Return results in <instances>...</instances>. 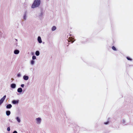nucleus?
I'll use <instances>...</instances> for the list:
<instances>
[{
	"instance_id": "obj_9",
	"label": "nucleus",
	"mask_w": 133,
	"mask_h": 133,
	"mask_svg": "<svg viewBox=\"0 0 133 133\" xmlns=\"http://www.w3.org/2000/svg\"><path fill=\"white\" fill-rule=\"evenodd\" d=\"M19 52V51L17 50H15L14 51V53L16 54H18Z\"/></svg>"
},
{
	"instance_id": "obj_4",
	"label": "nucleus",
	"mask_w": 133,
	"mask_h": 133,
	"mask_svg": "<svg viewBox=\"0 0 133 133\" xmlns=\"http://www.w3.org/2000/svg\"><path fill=\"white\" fill-rule=\"evenodd\" d=\"M38 40L39 43H41L42 42V41L41 37L40 36H38Z\"/></svg>"
},
{
	"instance_id": "obj_25",
	"label": "nucleus",
	"mask_w": 133,
	"mask_h": 133,
	"mask_svg": "<svg viewBox=\"0 0 133 133\" xmlns=\"http://www.w3.org/2000/svg\"><path fill=\"white\" fill-rule=\"evenodd\" d=\"M3 97L5 99V98H6V96L5 95Z\"/></svg>"
},
{
	"instance_id": "obj_18",
	"label": "nucleus",
	"mask_w": 133,
	"mask_h": 133,
	"mask_svg": "<svg viewBox=\"0 0 133 133\" xmlns=\"http://www.w3.org/2000/svg\"><path fill=\"white\" fill-rule=\"evenodd\" d=\"M109 122V121H108L107 122H104V123L105 124H108V123Z\"/></svg>"
},
{
	"instance_id": "obj_19",
	"label": "nucleus",
	"mask_w": 133,
	"mask_h": 133,
	"mask_svg": "<svg viewBox=\"0 0 133 133\" xmlns=\"http://www.w3.org/2000/svg\"><path fill=\"white\" fill-rule=\"evenodd\" d=\"M7 130L8 131H9L10 130V129L9 127H8L7 128Z\"/></svg>"
},
{
	"instance_id": "obj_2",
	"label": "nucleus",
	"mask_w": 133,
	"mask_h": 133,
	"mask_svg": "<svg viewBox=\"0 0 133 133\" xmlns=\"http://www.w3.org/2000/svg\"><path fill=\"white\" fill-rule=\"evenodd\" d=\"M68 42H71V43H73L74 42V38L71 37H69L68 39Z\"/></svg>"
},
{
	"instance_id": "obj_10",
	"label": "nucleus",
	"mask_w": 133,
	"mask_h": 133,
	"mask_svg": "<svg viewBox=\"0 0 133 133\" xmlns=\"http://www.w3.org/2000/svg\"><path fill=\"white\" fill-rule=\"evenodd\" d=\"M22 88H19L17 89V91L19 92H21L22 91Z\"/></svg>"
},
{
	"instance_id": "obj_3",
	"label": "nucleus",
	"mask_w": 133,
	"mask_h": 133,
	"mask_svg": "<svg viewBox=\"0 0 133 133\" xmlns=\"http://www.w3.org/2000/svg\"><path fill=\"white\" fill-rule=\"evenodd\" d=\"M36 120L37 121V123L39 124L41 122V119L39 118H36Z\"/></svg>"
},
{
	"instance_id": "obj_27",
	"label": "nucleus",
	"mask_w": 133,
	"mask_h": 133,
	"mask_svg": "<svg viewBox=\"0 0 133 133\" xmlns=\"http://www.w3.org/2000/svg\"><path fill=\"white\" fill-rule=\"evenodd\" d=\"M127 58H130L128 57H127Z\"/></svg>"
},
{
	"instance_id": "obj_6",
	"label": "nucleus",
	"mask_w": 133,
	"mask_h": 133,
	"mask_svg": "<svg viewBox=\"0 0 133 133\" xmlns=\"http://www.w3.org/2000/svg\"><path fill=\"white\" fill-rule=\"evenodd\" d=\"M23 78L25 80H27L28 79L29 77L27 76H23Z\"/></svg>"
},
{
	"instance_id": "obj_16",
	"label": "nucleus",
	"mask_w": 133,
	"mask_h": 133,
	"mask_svg": "<svg viewBox=\"0 0 133 133\" xmlns=\"http://www.w3.org/2000/svg\"><path fill=\"white\" fill-rule=\"evenodd\" d=\"M34 61L33 60H32L31 61V64L32 65L34 64Z\"/></svg>"
},
{
	"instance_id": "obj_7",
	"label": "nucleus",
	"mask_w": 133,
	"mask_h": 133,
	"mask_svg": "<svg viewBox=\"0 0 133 133\" xmlns=\"http://www.w3.org/2000/svg\"><path fill=\"white\" fill-rule=\"evenodd\" d=\"M16 85L15 84H12L11 85V87L13 88H15L16 87Z\"/></svg>"
},
{
	"instance_id": "obj_28",
	"label": "nucleus",
	"mask_w": 133,
	"mask_h": 133,
	"mask_svg": "<svg viewBox=\"0 0 133 133\" xmlns=\"http://www.w3.org/2000/svg\"><path fill=\"white\" fill-rule=\"evenodd\" d=\"M34 59V58H33L32 59Z\"/></svg>"
},
{
	"instance_id": "obj_1",
	"label": "nucleus",
	"mask_w": 133,
	"mask_h": 133,
	"mask_svg": "<svg viewBox=\"0 0 133 133\" xmlns=\"http://www.w3.org/2000/svg\"><path fill=\"white\" fill-rule=\"evenodd\" d=\"M40 0H35L31 6L32 8L38 7L40 4Z\"/></svg>"
},
{
	"instance_id": "obj_14",
	"label": "nucleus",
	"mask_w": 133,
	"mask_h": 133,
	"mask_svg": "<svg viewBox=\"0 0 133 133\" xmlns=\"http://www.w3.org/2000/svg\"><path fill=\"white\" fill-rule=\"evenodd\" d=\"M112 49L113 50H114V51H116L117 50V49H116V48L114 46H113L112 47Z\"/></svg>"
},
{
	"instance_id": "obj_8",
	"label": "nucleus",
	"mask_w": 133,
	"mask_h": 133,
	"mask_svg": "<svg viewBox=\"0 0 133 133\" xmlns=\"http://www.w3.org/2000/svg\"><path fill=\"white\" fill-rule=\"evenodd\" d=\"M18 101L16 100H13L12 101V103L14 104H15L18 103Z\"/></svg>"
},
{
	"instance_id": "obj_22",
	"label": "nucleus",
	"mask_w": 133,
	"mask_h": 133,
	"mask_svg": "<svg viewBox=\"0 0 133 133\" xmlns=\"http://www.w3.org/2000/svg\"><path fill=\"white\" fill-rule=\"evenodd\" d=\"M13 133H17V132L16 131H15L13 132Z\"/></svg>"
},
{
	"instance_id": "obj_21",
	"label": "nucleus",
	"mask_w": 133,
	"mask_h": 133,
	"mask_svg": "<svg viewBox=\"0 0 133 133\" xmlns=\"http://www.w3.org/2000/svg\"><path fill=\"white\" fill-rule=\"evenodd\" d=\"M21 86L23 88L24 86V84H22L21 85Z\"/></svg>"
},
{
	"instance_id": "obj_15",
	"label": "nucleus",
	"mask_w": 133,
	"mask_h": 133,
	"mask_svg": "<svg viewBox=\"0 0 133 133\" xmlns=\"http://www.w3.org/2000/svg\"><path fill=\"white\" fill-rule=\"evenodd\" d=\"M16 119L18 122H20V119L18 117L16 118Z\"/></svg>"
},
{
	"instance_id": "obj_23",
	"label": "nucleus",
	"mask_w": 133,
	"mask_h": 133,
	"mask_svg": "<svg viewBox=\"0 0 133 133\" xmlns=\"http://www.w3.org/2000/svg\"><path fill=\"white\" fill-rule=\"evenodd\" d=\"M21 76V75L20 74H18L17 75V76L18 77H19Z\"/></svg>"
},
{
	"instance_id": "obj_5",
	"label": "nucleus",
	"mask_w": 133,
	"mask_h": 133,
	"mask_svg": "<svg viewBox=\"0 0 133 133\" xmlns=\"http://www.w3.org/2000/svg\"><path fill=\"white\" fill-rule=\"evenodd\" d=\"M12 107V105L10 104L7 105L6 107L8 109Z\"/></svg>"
},
{
	"instance_id": "obj_26",
	"label": "nucleus",
	"mask_w": 133,
	"mask_h": 133,
	"mask_svg": "<svg viewBox=\"0 0 133 133\" xmlns=\"http://www.w3.org/2000/svg\"><path fill=\"white\" fill-rule=\"evenodd\" d=\"M127 59L128 60H132V59Z\"/></svg>"
},
{
	"instance_id": "obj_11",
	"label": "nucleus",
	"mask_w": 133,
	"mask_h": 133,
	"mask_svg": "<svg viewBox=\"0 0 133 133\" xmlns=\"http://www.w3.org/2000/svg\"><path fill=\"white\" fill-rule=\"evenodd\" d=\"M6 114L7 116H9L10 114V112L9 111H7L6 112Z\"/></svg>"
},
{
	"instance_id": "obj_20",
	"label": "nucleus",
	"mask_w": 133,
	"mask_h": 133,
	"mask_svg": "<svg viewBox=\"0 0 133 133\" xmlns=\"http://www.w3.org/2000/svg\"><path fill=\"white\" fill-rule=\"evenodd\" d=\"M5 99V98L3 97L1 99L3 101Z\"/></svg>"
},
{
	"instance_id": "obj_24",
	"label": "nucleus",
	"mask_w": 133,
	"mask_h": 133,
	"mask_svg": "<svg viewBox=\"0 0 133 133\" xmlns=\"http://www.w3.org/2000/svg\"><path fill=\"white\" fill-rule=\"evenodd\" d=\"M32 58H36V57L35 56H33L32 57Z\"/></svg>"
},
{
	"instance_id": "obj_13",
	"label": "nucleus",
	"mask_w": 133,
	"mask_h": 133,
	"mask_svg": "<svg viewBox=\"0 0 133 133\" xmlns=\"http://www.w3.org/2000/svg\"><path fill=\"white\" fill-rule=\"evenodd\" d=\"M35 54L36 56H38L39 54V51H36V52Z\"/></svg>"
},
{
	"instance_id": "obj_12",
	"label": "nucleus",
	"mask_w": 133,
	"mask_h": 133,
	"mask_svg": "<svg viewBox=\"0 0 133 133\" xmlns=\"http://www.w3.org/2000/svg\"><path fill=\"white\" fill-rule=\"evenodd\" d=\"M56 29V26H54L51 29L52 31H54Z\"/></svg>"
},
{
	"instance_id": "obj_17",
	"label": "nucleus",
	"mask_w": 133,
	"mask_h": 133,
	"mask_svg": "<svg viewBox=\"0 0 133 133\" xmlns=\"http://www.w3.org/2000/svg\"><path fill=\"white\" fill-rule=\"evenodd\" d=\"M3 101L0 99V105L2 104L3 102Z\"/></svg>"
}]
</instances>
